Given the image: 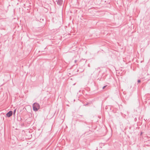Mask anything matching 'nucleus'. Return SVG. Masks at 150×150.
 Returning <instances> with one entry per match:
<instances>
[{
  "mask_svg": "<svg viewBox=\"0 0 150 150\" xmlns=\"http://www.w3.org/2000/svg\"><path fill=\"white\" fill-rule=\"evenodd\" d=\"M16 111V109L14 111V113L15 114Z\"/></svg>",
  "mask_w": 150,
  "mask_h": 150,
  "instance_id": "5",
  "label": "nucleus"
},
{
  "mask_svg": "<svg viewBox=\"0 0 150 150\" xmlns=\"http://www.w3.org/2000/svg\"><path fill=\"white\" fill-rule=\"evenodd\" d=\"M62 3V1L61 0H58L57 2V4L60 5Z\"/></svg>",
  "mask_w": 150,
  "mask_h": 150,
  "instance_id": "3",
  "label": "nucleus"
},
{
  "mask_svg": "<svg viewBox=\"0 0 150 150\" xmlns=\"http://www.w3.org/2000/svg\"><path fill=\"white\" fill-rule=\"evenodd\" d=\"M140 82H141V81H140V80H138V83H140Z\"/></svg>",
  "mask_w": 150,
  "mask_h": 150,
  "instance_id": "4",
  "label": "nucleus"
},
{
  "mask_svg": "<svg viewBox=\"0 0 150 150\" xmlns=\"http://www.w3.org/2000/svg\"><path fill=\"white\" fill-rule=\"evenodd\" d=\"M33 110L35 111H37L40 108V105L37 103H35L33 105Z\"/></svg>",
  "mask_w": 150,
  "mask_h": 150,
  "instance_id": "1",
  "label": "nucleus"
},
{
  "mask_svg": "<svg viewBox=\"0 0 150 150\" xmlns=\"http://www.w3.org/2000/svg\"><path fill=\"white\" fill-rule=\"evenodd\" d=\"M12 112L10 111L6 114V116L8 117H10L12 115Z\"/></svg>",
  "mask_w": 150,
  "mask_h": 150,
  "instance_id": "2",
  "label": "nucleus"
},
{
  "mask_svg": "<svg viewBox=\"0 0 150 150\" xmlns=\"http://www.w3.org/2000/svg\"><path fill=\"white\" fill-rule=\"evenodd\" d=\"M105 86H103V89L104 88H105Z\"/></svg>",
  "mask_w": 150,
  "mask_h": 150,
  "instance_id": "6",
  "label": "nucleus"
}]
</instances>
